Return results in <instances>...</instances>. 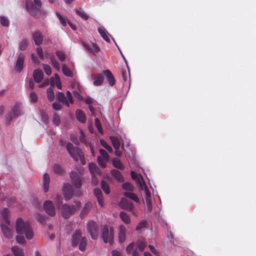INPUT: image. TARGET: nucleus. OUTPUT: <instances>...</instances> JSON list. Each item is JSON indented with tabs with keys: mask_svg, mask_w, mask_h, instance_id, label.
Listing matches in <instances>:
<instances>
[{
	"mask_svg": "<svg viewBox=\"0 0 256 256\" xmlns=\"http://www.w3.org/2000/svg\"><path fill=\"white\" fill-rule=\"evenodd\" d=\"M16 230L18 234L16 236V240L20 244H26L24 236L28 240L32 239L34 236L33 230L30 223L27 220H24L21 218L16 220Z\"/></svg>",
	"mask_w": 256,
	"mask_h": 256,
	"instance_id": "nucleus-1",
	"label": "nucleus"
},
{
	"mask_svg": "<svg viewBox=\"0 0 256 256\" xmlns=\"http://www.w3.org/2000/svg\"><path fill=\"white\" fill-rule=\"evenodd\" d=\"M124 195L136 202L134 204L132 202L128 200L126 198H122L118 202V206L121 208L128 210L133 215L135 216H138V210H140V200L138 198L134 193L131 192H125Z\"/></svg>",
	"mask_w": 256,
	"mask_h": 256,
	"instance_id": "nucleus-2",
	"label": "nucleus"
},
{
	"mask_svg": "<svg viewBox=\"0 0 256 256\" xmlns=\"http://www.w3.org/2000/svg\"><path fill=\"white\" fill-rule=\"evenodd\" d=\"M131 176L133 179H134L136 180V184L137 186L140 188V189L144 191V194H146V205L147 208L148 209V210L149 211H150L152 209L150 202V192L148 190L147 186H146L142 176L140 174H138L136 172L132 171L131 172Z\"/></svg>",
	"mask_w": 256,
	"mask_h": 256,
	"instance_id": "nucleus-3",
	"label": "nucleus"
},
{
	"mask_svg": "<svg viewBox=\"0 0 256 256\" xmlns=\"http://www.w3.org/2000/svg\"><path fill=\"white\" fill-rule=\"evenodd\" d=\"M2 216L4 223H2L1 229L4 236L10 239L13 238V232L8 227L10 224V221L8 219L10 216V212L8 209L5 208L2 212Z\"/></svg>",
	"mask_w": 256,
	"mask_h": 256,
	"instance_id": "nucleus-4",
	"label": "nucleus"
},
{
	"mask_svg": "<svg viewBox=\"0 0 256 256\" xmlns=\"http://www.w3.org/2000/svg\"><path fill=\"white\" fill-rule=\"evenodd\" d=\"M72 244L73 246H78L79 250L82 252L84 251L86 245V239L84 236H82L80 230H76L72 236Z\"/></svg>",
	"mask_w": 256,
	"mask_h": 256,
	"instance_id": "nucleus-5",
	"label": "nucleus"
},
{
	"mask_svg": "<svg viewBox=\"0 0 256 256\" xmlns=\"http://www.w3.org/2000/svg\"><path fill=\"white\" fill-rule=\"evenodd\" d=\"M66 149L70 154L74 160H80L82 164H85L86 162L84 156L81 150L78 148H74L70 142H68L66 144Z\"/></svg>",
	"mask_w": 256,
	"mask_h": 256,
	"instance_id": "nucleus-6",
	"label": "nucleus"
},
{
	"mask_svg": "<svg viewBox=\"0 0 256 256\" xmlns=\"http://www.w3.org/2000/svg\"><path fill=\"white\" fill-rule=\"evenodd\" d=\"M42 4L40 0H34V2L27 1L26 6L27 10L31 15L38 17L42 14L40 11Z\"/></svg>",
	"mask_w": 256,
	"mask_h": 256,
	"instance_id": "nucleus-7",
	"label": "nucleus"
},
{
	"mask_svg": "<svg viewBox=\"0 0 256 256\" xmlns=\"http://www.w3.org/2000/svg\"><path fill=\"white\" fill-rule=\"evenodd\" d=\"M80 202H76V206L68 205L67 204L62 205L60 209L62 216L65 218H69L72 214L75 212L76 208L80 206Z\"/></svg>",
	"mask_w": 256,
	"mask_h": 256,
	"instance_id": "nucleus-8",
	"label": "nucleus"
},
{
	"mask_svg": "<svg viewBox=\"0 0 256 256\" xmlns=\"http://www.w3.org/2000/svg\"><path fill=\"white\" fill-rule=\"evenodd\" d=\"M114 229L112 226L108 228L106 226L102 232V238L105 243L108 242L112 245L114 242Z\"/></svg>",
	"mask_w": 256,
	"mask_h": 256,
	"instance_id": "nucleus-9",
	"label": "nucleus"
},
{
	"mask_svg": "<svg viewBox=\"0 0 256 256\" xmlns=\"http://www.w3.org/2000/svg\"><path fill=\"white\" fill-rule=\"evenodd\" d=\"M86 228L92 238L96 240L98 236V230L96 224L94 221L90 220L87 223Z\"/></svg>",
	"mask_w": 256,
	"mask_h": 256,
	"instance_id": "nucleus-10",
	"label": "nucleus"
},
{
	"mask_svg": "<svg viewBox=\"0 0 256 256\" xmlns=\"http://www.w3.org/2000/svg\"><path fill=\"white\" fill-rule=\"evenodd\" d=\"M100 155L98 157V162L100 166L105 168L109 160V156L104 150H100Z\"/></svg>",
	"mask_w": 256,
	"mask_h": 256,
	"instance_id": "nucleus-11",
	"label": "nucleus"
},
{
	"mask_svg": "<svg viewBox=\"0 0 256 256\" xmlns=\"http://www.w3.org/2000/svg\"><path fill=\"white\" fill-rule=\"evenodd\" d=\"M22 114V105L21 103L17 102L13 107L12 113L10 114V119L8 120V122H10L13 117L18 116Z\"/></svg>",
	"mask_w": 256,
	"mask_h": 256,
	"instance_id": "nucleus-12",
	"label": "nucleus"
},
{
	"mask_svg": "<svg viewBox=\"0 0 256 256\" xmlns=\"http://www.w3.org/2000/svg\"><path fill=\"white\" fill-rule=\"evenodd\" d=\"M72 87L74 90L73 94L74 97L78 98L79 100H83L82 96L80 94V92H81L82 90V88L80 84L76 81H74L72 83Z\"/></svg>",
	"mask_w": 256,
	"mask_h": 256,
	"instance_id": "nucleus-13",
	"label": "nucleus"
},
{
	"mask_svg": "<svg viewBox=\"0 0 256 256\" xmlns=\"http://www.w3.org/2000/svg\"><path fill=\"white\" fill-rule=\"evenodd\" d=\"M44 208L46 212L50 216H54L56 214L55 208L53 202L50 200H46L44 204Z\"/></svg>",
	"mask_w": 256,
	"mask_h": 256,
	"instance_id": "nucleus-14",
	"label": "nucleus"
},
{
	"mask_svg": "<svg viewBox=\"0 0 256 256\" xmlns=\"http://www.w3.org/2000/svg\"><path fill=\"white\" fill-rule=\"evenodd\" d=\"M83 46L89 52L95 54L100 50V48L95 43H91L90 44H86L84 42H82Z\"/></svg>",
	"mask_w": 256,
	"mask_h": 256,
	"instance_id": "nucleus-15",
	"label": "nucleus"
},
{
	"mask_svg": "<svg viewBox=\"0 0 256 256\" xmlns=\"http://www.w3.org/2000/svg\"><path fill=\"white\" fill-rule=\"evenodd\" d=\"M126 228L123 224L118 226V238L120 243L124 242L126 239Z\"/></svg>",
	"mask_w": 256,
	"mask_h": 256,
	"instance_id": "nucleus-16",
	"label": "nucleus"
},
{
	"mask_svg": "<svg viewBox=\"0 0 256 256\" xmlns=\"http://www.w3.org/2000/svg\"><path fill=\"white\" fill-rule=\"evenodd\" d=\"M70 176L72 184L76 188H80L81 186L82 181L80 176L76 172H72L70 173Z\"/></svg>",
	"mask_w": 256,
	"mask_h": 256,
	"instance_id": "nucleus-17",
	"label": "nucleus"
},
{
	"mask_svg": "<svg viewBox=\"0 0 256 256\" xmlns=\"http://www.w3.org/2000/svg\"><path fill=\"white\" fill-rule=\"evenodd\" d=\"M63 194L66 200L70 199L73 196L72 186L68 184H65L63 186Z\"/></svg>",
	"mask_w": 256,
	"mask_h": 256,
	"instance_id": "nucleus-18",
	"label": "nucleus"
},
{
	"mask_svg": "<svg viewBox=\"0 0 256 256\" xmlns=\"http://www.w3.org/2000/svg\"><path fill=\"white\" fill-rule=\"evenodd\" d=\"M110 139L112 144L113 146L115 149V154L118 156H120L122 154V152L120 150V140L116 136H111Z\"/></svg>",
	"mask_w": 256,
	"mask_h": 256,
	"instance_id": "nucleus-19",
	"label": "nucleus"
},
{
	"mask_svg": "<svg viewBox=\"0 0 256 256\" xmlns=\"http://www.w3.org/2000/svg\"><path fill=\"white\" fill-rule=\"evenodd\" d=\"M91 78L94 80V85L95 86H99L102 84L104 77L102 74H92L91 75Z\"/></svg>",
	"mask_w": 256,
	"mask_h": 256,
	"instance_id": "nucleus-20",
	"label": "nucleus"
},
{
	"mask_svg": "<svg viewBox=\"0 0 256 256\" xmlns=\"http://www.w3.org/2000/svg\"><path fill=\"white\" fill-rule=\"evenodd\" d=\"M25 56L22 53H20L18 56L16 66L15 70L18 72H20L23 68Z\"/></svg>",
	"mask_w": 256,
	"mask_h": 256,
	"instance_id": "nucleus-21",
	"label": "nucleus"
},
{
	"mask_svg": "<svg viewBox=\"0 0 256 256\" xmlns=\"http://www.w3.org/2000/svg\"><path fill=\"white\" fill-rule=\"evenodd\" d=\"M137 246L134 250L133 252V256H138L139 252H142L146 246V242L143 240H139L136 242Z\"/></svg>",
	"mask_w": 256,
	"mask_h": 256,
	"instance_id": "nucleus-22",
	"label": "nucleus"
},
{
	"mask_svg": "<svg viewBox=\"0 0 256 256\" xmlns=\"http://www.w3.org/2000/svg\"><path fill=\"white\" fill-rule=\"evenodd\" d=\"M50 84L52 86H56L58 89L62 88L60 78L57 74H56L54 77L50 78Z\"/></svg>",
	"mask_w": 256,
	"mask_h": 256,
	"instance_id": "nucleus-23",
	"label": "nucleus"
},
{
	"mask_svg": "<svg viewBox=\"0 0 256 256\" xmlns=\"http://www.w3.org/2000/svg\"><path fill=\"white\" fill-rule=\"evenodd\" d=\"M33 77L36 82L38 83L41 82L44 77V74L42 70L37 69L34 70Z\"/></svg>",
	"mask_w": 256,
	"mask_h": 256,
	"instance_id": "nucleus-24",
	"label": "nucleus"
},
{
	"mask_svg": "<svg viewBox=\"0 0 256 256\" xmlns=\"http://www.w3.org/2000/svg\"><path fill=\"white\" fill-rule=\"evenodd\" d=\"M80 140L81 142H84L85 145L86 146H89L90 148V152L93 156H94V148L92 146V144L88 142H86L85 140V136L83 132L80 130Z\"/></svg>",
	"mask_w": 256,
	"mask_h": 256,
	"instance_id": "nucleus-25",
	"label": "nucleus"
},
{
	"mask_svg": "<svg viewBox=\"0 0 256 256\" xmlns=\"http://www.w3.org/2000/svg\"><path fill=\"white\" fill-rule=\"evenodd\" d=\"M94 194L97 198L98 204L101 207H103L104 206V203L101 190L99 188H96L94 190Z\"/></svg>",
	"mask_w": 256,
	"mask_h": 256,
	"instance_id": "nucleus-26",
	"label": "nucleus"
},
{
	"mask_svg": "<svg viewBox=\"0 0 256 256\" xmlns=\"http://www.w3.org/2000/svg\"><path fill=\"white\" fill-rule=\"evenodd\" d=\"M120 218L126 224H129L131 222V218L130 216L124 212H120L119 214Z\"/></svg>",
	"mask_w": 256,
	"mask_h": 256,
	"instance_id": "nucleus-27",
	"label": "nucleus"
},
{
	"mask_svg": "<svg viewBox=\"0 0 256 256\" xmlns=\"http://www.w3.org/2000/svg\"><path fill=\"white\" fill-rule=\"evenodd\" d=\"M50 181L49 175L46 173L44 174L43 176V188L46 192L48 191Z\"/></svg>",
	"mask_w": 256,
	"mask_h": 256,
	"instance_id": "nucleus-28",
	"label": "nucleus"
},
{
	"mask_svg": "<svg viewBox=\"0 0 256 256\" xmlns=\"http://www.w3.org/2000/svg\"><path fill=\"white\" fill-rule=\"evenodd\" d=\"M33 40L36 45H40L42 42V36L38 32H34L32 35Z\"/></svg>",
	"mask_w": 256,
	"mask_h": 256,
	"instance_id": "nucleus-29",
	"label": "nucleus"
},
{
	"mask_svg": "<svg viewBox=\"0 0 256 256\" xmlns=\"http://www.w3.org/2000/svg\"><path fill=\"white\" fill-rule=\"evenodd\" d=\"M76 116L78 120L84 123L86 120V117L83 111L80 110H78L76 112Z\"/></svg>",
	"mask_w": 256,
	"mask_h": 256,
	"instance_id": "nucleus-30",
	"label": "nucleus"
},
{
	"mask_svg": "<svg viewBox=\"0 0 256 256\" xmlns=\"http://www.w3.org/2000/svg\"><path fill=\"white\" fill-rule=\"evenodd\" d=\"M103 74L106 76L110 85H114L115 80L112 72L109 70H106L104 71Z\"/></svg>",
	"mask_w": 256,
	"mask_h": 256,
	"instance_id": "nucleus-31",
	"label": "nucleus"
},
{
	"mask_svg": "<svg viewBox=\"0 0 256 256\" xmlns=\"http://www.w3.org/2000/svg\"><path fill=\"white\" fill-rule=\"evenodd\" d=\"M89 170L92 176H94L95 174H97L100 175L101 174L100 170L94 163H90L89 164Z\"/></svg>",
	"mask_w": 256,
	"mask_h": 256,
	"instance_id": "nucleus-32",
	"label": "nucleus"
},
{
	"mask_svg": "<svg viewBox=\"0 0 256 256\" xmlns=\"http://www.w3.org/2000/svg\"><path fill=\"white\" fill-rule=\"evenodd\" d=\"M56 98L58 101L62 102L63 104H64L67 106H69L68 102L64 94L62 92H58L57 94Z\"/></svg>",
	"mask_w": 256,
	"mask_h": 256,
	"instance_id": "nucleus-33",
	"label": "nucleus"
},
{
	"mask_svg": "<svg viewBox=\"0 0 256 256\" xmlns=\"http://www.w3.org/2000/svg\"><path fill=\"white\" fill-rule=\"evenodd\" d=\"M92 205L91 202H88L86 203L81 212V213H80L81 217L84 216L87 214L90 211V210L92 208Z\"/></svg>",
	"mask_w": 256,
	"mask_h": 256,
	"instance_id": "nucleus-34",
	"label": "nucleus"
},
{
	"mask_svg": "<svg viewBox=\"0 0 256 256\" xmlns=\"http://www.w3.org/2000/svg\"><path fill=\"white\" fill-rule=\"evenodd\" d=\"M12 251L14 256H24L22 249L18 246H13Z\"/></svg>",
	"mask_w": 256,
	"mask_h": 256,
	"instance_id": "nucleus-35",
	"label": "nucleus"
},
{
	"mask_svg": "<svg viewBox=\"0 0 256 256\" xmlns=\"http://www.w3.org/2000/svg\"><path fill=\"white\" fill-rule=\"evenodd\" d=\"M98 31L100 34L101 35V36L106 41L108 42H110V39L108 35V32L105 29H104L102 27H99L98 28Z\"/></svg>",
	"mask_w": 256,
	"mask_h": 256,
	"instance_id": "nucleus-36",
	"label": "nucleus"
},
{
	"mask_svg": "<svg viewBox=\"0 0 256 256\" xmlns=\"http://www.w3.org/2000/svg\"><path fill=\"white\" fill-rule=\"evenodd\" d=\"M112 162L113 165L115 168L120 170H122L124 168V166L123 164L121 162L119 159L117 158H114Z\"/></svg>",
	"mask_w": 256,
	"mask_h": 256,
	"instance_id": "nucleus-37",
	"label": "nucleus"
},
{
	"mask_svg": "<svg viewBox=\"0 0 256 256\" xmlns=\"http://www.w3.org/2000/svg\"><path fill=\"white\" fill-rule=\"evenodd\" d=\"M111 174L118 180L120 182L123 180L122 174L119 171L114 170L111 171Z\"/></svg>",
	"mask_w": 256,
	"mask_h": 256,
	"instance_id": "nucleus-38",
	"label": "nucleus"
},
{
	"mask_svg": "<svg viewBox=\"0 0 256 256\" xmlns=\"http://www.w3.org/2000/svg\"><path fill=\"white\" fill-rule=\"evenodd\" d=\"M92 102H93V100L91 98H90V97L87 98L85 100V102L89 105V110L90 111L92 114L93 116H94L95 114H94V110L92 106L91 105V104L92 103Z\"/></svg>",
	"mask_w": 256,
	"mask_h": 256,
	"instance_id": "nucleus-39",
	"label": "nucleus"
},
{
	"mask_svg": "<svg viewBox=\"0 0 256 256\" xmlns=\"http://www.w3.org/2000/svg\"><path fill=\"white\" fill-rule=\"evenodd\" d=\"M62 70L65 76L70 77H72L73 76L72 72L66 66L64 65L62 66Z\"/></svg>",
	"mask_w": 256,
	"mask_h": 256,
	"instance_id": "nucleus-40",
	"label": "nucleus"
},
{
	"mask_svg": "<svg viewBox=\"0 0 256 256\" xmlns=\"http://www.w3.org/2000/svg\"><path fill=\"white\" fill-rule=\"evenodd\" d=\"M47 96L48 100L52 102L54 98V94L52 88H50L47 90Z\"/></svg>",
	"mask_w": 256,
	"mask_h": 256,
	"instance_id": "nucleus-41",
	"label": "nucleus"
},
{
	"mask_svg": "<svg viewBox=\"0 0 256 256\" xmlns=\"http://www.w3.org/2000/svg\"><path fill=\"white\" fill-rule=\"evenodd\" d=\"M28 46V40L26 38H24L19 43V48L20 50L23 51Z\"/></svg>",
	"mask_w": 256,
	"mask_h": 256,
	"instance_id": "nucleus-42",
	"label": "nucleus"
},
{
	"mask_svg": "<svg viewBox=\"0 0 256 256\" xmlns=\"http://www.w3.org/2000/svg\"><path fill=\"white\" fill-rule=\"evenodd\" d=\"M0 23L4 26H8L10 24L8 19L4 16H0Z\"/></svg>",
	"mask_w": 256,
	"mask_h": 256,
	"instance_id": "nucleus-43",
	"label": "nucleus"
},
{
	"mask_svg": "<svg viewBox=\"0 0 256 256\" xmlns=\"http://www.w3.org/2000/svg\"><path fill=\"white\" fill-rule=\"evenodd\" d=\"M101 186H102V189L104 192L106 194H110V188H109V186L108 185V184L104 181L102 180V182Z\"/></svg>",
	"mask_w": 256,
	"mask_h": 256,
	"instance_id": "nucleus-44",
	"label": "nucleus"
},
{
	"mask_svg": "<svg viewBox=\"0 0 256 256\" xmlns=\"http://www.w3.org/2000/svg\"><path fill=\"white\" fill-rule=\"evenodd\" d=\"M122 188L126 190L129 192L133 191V186L132 184L130 182L124 183L122 185Z\"/></svg>",
	"mask_w": 256,
	"mask_h": 256,
	"instance_id": "nucleus-45",
	"label": "nucleus"
},
{
	"mask_svg": "<svg viewBox=\"0 0 256 256\" xmlns=\"http://www.w3.org/2000/svg\"><path fill=\"white\" fill-rule=\"evenodd\" d=\"M100 144L102 145V146H104L105 148H106L109 152H112V148L110 146H109L107 144V142L105 140H101Z\"/></svg>",
	"mask_w": 256,
	"mask_h": 256,
	"instance_id": "nucleus-46",
	"label": "nucleus"
},
{
	"mask_svg": "<svg viewBox=\"0 0 256 256\" xmlns=\"http://www.w3.org/2000/svg\"><path fill=\"white\" fill-rule=\"evenodd\" d=\"M76 12L78 15L80 16L82 19L84 20H87L88 18L87 14L80 10H76Z\"/></svg>",
	"mask_w": 256,
	"mask_h": 256,
	"instance_id": "nucleus-47",
	"label": "nucleus"
},
{
	"mask_svg": "<svg viewBox=\"0 0 256 256\" xmlns=\"http://www.w3.org/2000/svg\"><path fill=\"white\" fill-rule=\"evenodd\" d=\"M94 122H95V126L97 128L98 131L102 133V128L101 126V124H100V120L98 118H95Z\"/></svg>",
	"mask_w": 256,
	"mask_h": 256,
	"instance_id": "nucleus-48",
	"label": "nucleus"
},
{
	"mask_svg": "<svg viewBox=\"0 0 256 256\" xmlns=\"http://www.w3.org/2000/svg\"><path fill=\"white\" fill-rule=\"evenodd\" d=\"M56 55L60 61H64L65 60V54L63 52L58 50L56 52Z\"/></svg>",
	"mask_w": 256,
	"mask_h": 256,
	"instance_id": "nucleus-49",
	"label": "nucleus"
},
{
	"mask_svg": "<svg viewBox=\"0 0 256 256\" xmlns=\"http://www.w3.org/2000/svg\"><path fill=\"white\" fill-rule=\"evenodd\" d=\"M134 242L130 243L126 247V252L128 254H132V253L133 254V252L134 250Z\"/></svg>",
	"mask_w": 256,
	"mask_h": 256,
	"instance_id": "nucleus-50",
	"label": "nucleus"
},
{
	"mask_svg": "<svg viewBox=\"0 0 256 256\" xmlns=\"http://www.w3.org/2000/svg\"><path fill=\"white\" fill-rule=\"evenodd\" d=\"M146 221L142 220V221L140 222L137 226L136 228V230H142L146 226Z\"/></svg>",
	"mask_w": 256,
	"mask_h": 256,
	"instance_id": "nucleus-51",
	"label": "nucleus"
},
{
	"mask_svg": "<svg viewBox=\"0 0 256 256\" xmlns=\"http://www.w3.org/2000/svg\"><path fill=\"white\" fill-rule=\"evenodd\" d=\"M44 70L47 75L49 76L52 74L51 68L48 65L44 64Z\"/></svg>",
	"mask_w": 256,
	"mask_h": 256,
	"instance_id": "nucleus-52",
	"label": "nucleus"
},
{
	"mask_svg": "<svg viewBox=\"0 0 256 256\" xmlns=\"http://www.w3.org/2000/svg\"><path fill=\"white\" fill-rule=\"evenodd\" d=\"M38 98L34 92H32L30 94V100L32 102H36L38 100Z\"/></svg>",
	"mask_w": 256,
	"mask_h": 256,
	"instance_id": "nucleus-53",
	"label": "nucleus"
},
{
	"mask_svg": "<svg viewBox=\"0 0 256 256\" xmlns=\"http://www.w3.org/2000/svg\"><path fill=\"white\" fill-rule=\"evenodd\" d=\"M148 248L151 250V252L156 256H160V252L156 250L154 246L152 245H149Z\"/></svg>",
	"mask_w": 256,
	"mask_h": 256,
	"instance_id": "nucleus-54",
	"label": "nucleus"
},
{
	"mask_svg": "<svg viewBox=\"0 0 256 256\" xmlns=\"http://www.w3.org/2000/svg\"><path fill=\"white\" fill-rule=\"evenodd\" d=\"M54 170L55 172L57 174H62V169L59 165H55L54 167Z\"/></svg>",
	"mask_w": 256,
	"mask_h": 256,
	"instance_id": "nucleus-55",
	"label": "nucleus"
},
{
	"mask_svg": "<svg viewBox=\"0 0 256 256\" xmlns=\"http://www.w3.org/2000/svg\"><path fill=\"white\" fill-rule=\"evenodd\" d=\"M56 16L58 17L59 20L60 22V23L63 26H66V22L65 20L62 18V16L58 13H56Z\"/></svg>",
	"mask_w": 256,
	"mask_h": 256,
	"instance_id": "nucleus-56",
	"label": "nucleus"
},
{
	"mask_svg": "<svg viewBox=\"0 0 256 256\" xmlns=\"http://www.w3.org/2000/svg\"><path fill=\"white\" fill-rule=\"evenodd\" d=\"M51 62H52V64L53 66L56 68V69L57 70H60V66H59V64L58 63L56 62V60H54V59H52L51 60Z\"/></svg>",
	"mask_w": 256,
	"mask_h": 256,
	"instance_id": "nucleus-57",
	"label": "nucleus"
},
{
	"mask_svg": "<svg viewBox=\"0 0 256 256\" xmlns=\"http://www.w3.org/2000/svg\"><path fill=\"white\" fill-rule=\"evenodd\" d=\"M60 122V119L58 116H54L53 118V123L56 126H58Z\"/></svg>",
	"mask_w": 256,
	"mask_h": 256,
	"instance_id": "nucleus-58",
	"label": "nucleus"
},
{
	"mask_svg": "<svg viewBox=\"0 0 256 256\" xmlns=\"http://www.w3.org/2000/svg\"><path fill=\"white\" fill-rule=\"evenodd\" d=\"M70 140L75 144H79V141H78V139L77 138L76 136H74V134H72L70 136Z\"/></svg>",
	"mask_w": 256,
	"mask_h": 256,
	"instance_id": "nucleus-59",
	"label": "nucleus"
},
{
	"mask_svg": "<svg viewBox=\"0 0 256 256\" xmlns=\"http://www.w3.org/2000/svg\"><path fill=\"white\" fill-rule=\"evenodd\" d=\"M36 52L40 58H43V52L41 48L39 47L37 48Z\"/></svg>",
	"mask_w": 256,
	"mask_h": 256,
	"instance_id": "nucleus-60",
	"label": "nucleus"
},
{
	"mask_svg": "<svg viewBox=\"0 0 256 256\" xmlns=\"http://www.w3.org/2000/svg\"><path fill=\"white\" fill-rule=\"evenodd\" d=\"M56 202L57 203L58 206V207L59 205L62 202V197L59 195H57Z\"/></svg>",
	"mask_w": 256,
	"mask_h": 256,
	"instance_id": "nucleus-61",
	"label": "nucleus"
},
{
	"mask_svg": "<svg viewBox=\"0 0 256 256\" xmlns=\"http://www.w3.org/2000/svg\"><path fill=\"white\" fill-rule=\"evenodd\" d=\"M66 95H67V98H68L70 103L72 104L73 103L72 97L70 92V91H67Z\"/></svg>",
	"mask_w": 256,
	"mask_h": 256,
	"instance_id": "nucleus-62",
	"label": "nucleus"
},
{
	"mask_svg": "<svg viewBox=\"0 0 256 256\" xmlns=\"http://www.w3.org/2000/svg\"><path fill=\"white\" fill-rule=\"evenodd\" d=\"M52 108L55 110H60L61 108V105L58 102H54L52 104Z\"/></svg>",
	"mask_w": 256,
	"mask_h": 256,
	"instance_id": "nucleus-63",
	"label": "nucleus"
},
{
	"mask_svg": "<svg viewBox=\"0 0 256 256\" xmlns=\"http://www.w3.org/2000/svg\"><path fill=\"white\" fill-rule=\"evenodd\" d=\"M112 256H122L120 253L116 250H113L112 252Z\"/></svg>",
	"mask_w": 256,
	"mask_h": 256,
	"instance_id": "nucleus-64",
	"label": "nucleus"
}]
</instances>
